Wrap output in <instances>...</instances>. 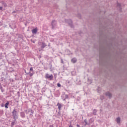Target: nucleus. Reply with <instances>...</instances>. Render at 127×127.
<instances>
[{
  "mask_svg": "<svg viewBox=\"0 0 127 127\" xmlns=\"http://www.w3.org/2000/svg\"><path fill=\"white\" fill-rule=\"evenodd\" d=\"M45 78L49 81H52L53 80V75L46 73L45 75Z\"/></svg>",
  "mask_w": 127,
  "mask_h": 127,
  "instance_id": "nucleus-1",
  "label": "nucleus"
},
{
  "mask_svg": "<svg viewBox=\"0 0 127 127\" xmlns=\"http://www.w3.org/2000/svg\"><path fill=\"white\" fill-rule=\"evenodd\" d=\"M12 114L14 120H17L18 115H17V112H16V111L15 110V109L13 110Z\"/></svg>",
  "mask_w": 127,
  "mask_h": 127,
  "instance_id": "nucleus-2",
  "label": "nucleus"
},
{
  "mask_svg": "<svg viewBox=\"0 0 127 127\" xmlns=\"http://www.w3.org/2000/svg\"><path fill=\"white\" fill-rule=\"evenodd\" d=\"M25 112L27 115L29 114L30 116H32V114H33V111L30 109L25 110Z\"/></svg>",
  "mask_w": 127,
  "mask_h": 127,
  "instance_id": "nucleus-3",
  "label": "nucleus"
},
{
  "mask_svg": "<svg viewBox=\"0 0 127 127\" xmlns=\"http://www.w3.org/2000/svg\"><path fill=\"white\" fill-rule=\"evenodd\" d=\"M56 24H57V22L55 20H53L52 22V28H54L56 26Z\"/></svg>",
  "mask_w": 127,
  "mask_h": 127,
  "instance_id": "nucleus-4",
  "label": "nucleus"
},
{
  "mask_svg": "<svg viewBox=\"0 0 127 127\" xmlns=\"http://www.w3.org/2000/svg\"><path fill=\"white\" fill-rule=\"evenodd\" d=\"M66 22H68V24L70 25V27H73V25H72V20H67Z\"/></svg>",
  "mask_w": 127,
  "mask_h": 127,
  "instance_id": "nucleus-5",
  "label": "nucleus"
},
{
  "mask_svg": "<svg viewBox=\"0 0 127 127\" xmlns=\"http://www.w3.org/2000/svg\"><path fill=\"white\" fill-rule=\"evenodd\" d=\"M38 29L37 28L33 29L32 31L33 34H36L37 33Z\"/></svg>",
  "mask_w": 127,
  "mask_h": 127,
  "instance_id": "nucleus-6",
  "label": "nucleus"
},
{
  "mask_svg": "<svg viewBox=\"0 0 127 127\" xmlns=\"http://www.w3.org/2000/svg\"><path fill=\"white\" fill-rule=\"evenodd\" d=\"M106 96H107V97H109V98H112V93H110V92H107L106 93Z\"/></svg>",
  "mask_w": 127,
  "mask_h": 127,
  "instance_id": "nucleus-7",
  "label": "nucleus"
},
{
  "mask_svg": "<svg viewBox=\"0 0 127 127\" xmlns=\"http://www.w3.org/2000/svg\"><path fill=\"white\" fill-rule=\"evenodd\" d=\"M57 106H58V109L60 111L61 110V108H62V105H61L60 103H58L57 104Z\"/></svg>",
  "mask_w": 127,
  "mask_h": 127,
  "instance_id": "nucleus-8",
  "label": "nucleus"
},
{
  "mask_svg": "<svg viewBox=\"0 0 127 127\" xmlns=\"http://www.w3.org/2000/svg\"><path fill=\"white\" fill-rule=\"evenodd\" d=\"M20 116L22 118H25V114L24 112H22L20 113Z\"/></svg>",
  "mask_w": 127,
  "mask_h": 127,
  "instance_id": "nucleus-9",
  "label": "nucleus"
},
{
  "mask_svg": "<svg viewBox=\"0 0 127 127\" xmlns=\"http://www.w3.org/2000/svg\"><path fill=\"white\" fill-rule=\"evenodd\" d=\"M71 62L72 63H76V62H77V59H76V58L72 59Z\"/></svg>",
  "mask_w": 127,
  "mask_h": 127,
  "instance_id": "nucleus-10",
  "label": "nucleus"
},
{
  "mask_svg": "<svg viewBox=\"0 0 127 127\" xmlns=\"http://www.w3.org/2000/svg\"><path fill=\"white\" fill-rule=\"evenodd\" d=\"M116 122L117 124H120L121 123V118L118 117L116 119Z\"/></svg>",
  "mask_w": 127,
  "mask_h": 127,
  "instance_id": "nucleus-11",
  "label": "nucleus"
},
{
  "mask_svg": "<svg viewBox=\"0 0 127 127\" xmlns=\"http://www.w3.org/2000/svg\"><path fill=\"white\" fill-rule=\"evenodd\" d=\"M8 105H9V102H8V101L5 104V109H8V107L7 106H8Z\"/></svg>",
  "mask_w": 127,
  "mask_h": 127,
  "instance_id": "nucleus-12",
  "label": "nucleus"
},
{
  "mask_svg": "<svg viewBox=\"0 0 127 127\" xmlns=\"http://www.w3.org/2000/svg\"><path fill=\"white\" fill-rule=\"evenodd\" d=\"M93 114L96 116L97 115V110L94 109L93 111Z\"/></svg>",
  "mask_w": 127,
  "mask_h": 127,
  "instance_id": "nucleus-13",
  "label": "nucleus"
},
{
  "mask_svg": "<svg viewBox=\"0 0 127 127\" xmlns=\"http://www.w3.org/2000/svg\"><path fill=\"white\" fill-rule=\"evenodd\" d=\"M1 3H2V4L3 5H4V6L5 7H6V6H7L6 3H5L4 1H2V2H1Z\"/></svg>",
  "mask_w": 127,
  "mask_h": 127,
  "instance_id": "nucleus-14",
  "label": "nucleus"
},
{
  "mask_svg": "<svg viewBox=\"0 0 127 127\" xmlns=\"http://www.w3.org/2000/svg\"><path fill=\"white\" fill-rule=\"evenodd\" d=\"M84 123H85V126L89 125V124H88V121H87V120H84Z\"/></svg>",
  "mask_w": 127,
  "mask_h": 127,
  "instance_id": "nucleus-15",
  "label": "nucleus"
},
{
  "mask_svg": "<svg viewBox=\"0 0 127 127\" xmlns=\"http://www.w3.org/2000/svg\"><path fill=\"white\" fill-rule=\"evenodd\" d=\"M0 90H1V92H3L2 91V86H1V84L0 83Z\"/></svg>",
  "mask_w": 127,
  "mask_h": 127,
  "instance_id": "nucleus-16",
  "label": "nucleus"
},
{
  "mask_svg": "<svg viewBox=\"0 0 127 127\" xmlns=\"http://www.w3.org/2000/svg\"><path fill=\"white\" fill-rule=\"evenodd\" d=\"M89 124H92V123H93V119L92 118H91L89 120Z\"/></svg>",
  "mask_w": 127,
  "mask_h": 127,
  "instance_id": "nucleus-17",
  "label": "nucleus"
},
{
  "mask_svg": "<svg viewBox=\"0 0 127 127\" xmlns=\"http://www.w3.org/2000/svg\"><path fill=\"white\" fill-rule=\"evenodd\" d=\"M45 47V44H44V43L42 44V46H41V48L43 49Z\"/></svg>",
  "mask_w": 127,
  "mask_h": 127,
  "instance_id": "nucleus-18",
  "label": "nucleus"
},
{
  "mask_svg": "<svg viewBox=\"0 0 127 127\" xmlns=\"http://www.w3.org/2000/svg\"><path fill=\"white\" fill-rule=\"evenodd\" d=\"M14 124H15V122H12L11 123V127H13V126L14 125Z\"/></svg>",
  "mask_w": 127,
  "mask_h": 127,
  "instance_id": "nucleus-19",
  "label": "nucleus"
},
{
  "mask_svg": "<svg viewBox=\"0 0 127 127\" xmlns=\"http://www.w3.org/2000/svg\"><path fill=\"white\" fill-rule=\"evenodd\" d=\"M77 16H78V18H81V14H78V15H77Z\"/></svg>",
  "mask_w": 127,
  "mask_h": 127,
  "instance_id": "nucleus-20",
  "label": "nucleus"
},
{
  "mask_svg": "<svg viewBox=\"0 0 127 127\" xmlns=\"http://www.w3.org/2000/svg\"><path fill=\"white\" fill-rule=\"evenodd\" d=\"M117 6H118V7H121V4L118 3Z\"/></svg>",
  "mask_w": 127,
  "mask_h": 127,
  "instance_id": "nucleus-21",
  "label": "nucleus"
},
{
  "mask_svg": "<svg viewBox=\"0 0 127 127\" xmlns=\"http://www.w3.org/2000/svg\"><path fill=\"white\" fill-rule=\"evenodd\" d=\"M57 86L58 87H61V84L60 83H58Z\"/></svg>",
  "mask_w": 127,
  "mask_h": 127,
  "instance_id": "nucleus-22",
  "label": "nucleus"
},
{
  "mask_svg": "<svg viewBox=\"0 0 127 127\" xmlns=\"http://www.w3.org/2000/svg\"><path fill=\"white\" fill-rule=\"evenodd\" d=\"M30 71H33V67H30Z\"/></svg>",
  "mask_w": 127,
  "mask_h": 127,
  "instance_id": "nucleus-23",
  "label": "nucleus"
},
{
  "mask_svg": "<svg viewBox=\"0 0 127 127\" xmlns=\"http://www.w3.org/2000/svg\"><path fill=\"white\" fill-rule=\"evenodd\" d=\"M65 99H68V95H65Z\"/></svg>",
  "mask_w": 127,
  "mask_h": 127,
  "instance_id": "nucleus-24",
  "label": "nucleus"
},
{
  "mask_svg": "<svg viewBox=\"0 0 127 127\" xmlns=\"http://www.w3.org/2000/svg\"><path fill=\"white\" fill-rule=\"evenodd\" d=\"M29 75H30V76H33V74H32V73H30V72H29Z\"/></svg>",
  "mask_w": 127,
  "mask_h": 127,
  "instance_id": "nucleus-25",
  "label": "nucleus"
},
{
  "mask_svg": "<svg viewBox=\"0 0 127 127\" xmlns=\"http://www.w3.org/2000/svg\"><path fill=\"white\" fill-rule=\"evenodd\" d=\"M0 10H2V7L0 6Z\"/></svg>",
  "mask_w": 127,
  "mask_h": 127,
  "instance_id": "nucleus-26",
  "label": "nucleus"
},
{
  "mask_svg": "<svg viewBox=\"0 0 127 127\" xmlns=\"http://www.w3.org/2000/svg\"><path fill=\"white\" fill-rule=\"evenodd\" d=\"M61 61H62V63H64L63 59H62Z\"/></svg>",
  "mask_w": 127,
  "mask_h": 127,
  "instance_id": "nucleus-27",
  "label": "nucleus"
},
{
  "mask_svg": "<svg viewBox=\"0 0 127 127\" xmlns=\"http://www.w3.org/2000/svg\"><path fill=\"white\" fill-rule=\"evenodd\" d=\"M76 127H80V125H76Z\"/></svg>",
  "mask_w": 127,
  "mask_h": 127,
  "instance_id": "nucleus-28",
  "label": "nucleus"
},
{
  "mask_svg": "<svg viewBox=\"0 0 127 127\" xmlns=\"http://www.w3.org/2000/svg\"><path fill=\"white\" fill-rule=\"evenodd\" d=\"M49 127H54L53 126V125H50Z\"/></svg>",
  "mask_w": 127,
  "mask_h": 127,
  "instance_id": "nucleus-29",
  "label": "nucleus"
},
{
  "mask_svg": "<svg viewBox=\"0 0 127 127\" xmlns=\"http://www.w3.org/2000/svg\"><path fill=\"white\" fill-rule=\"evenodd\" d=\"M69 127H73V126H72V125H69Z\"/></svg>",
  "mask_w": 127,
  "mask_h": 127,
  "instance_id": "nucleus-30",
  "label": "nucleus"
},
{
  "mask_svg": "<svg viewBox=\"0 0 127 127\" xmlns=\"http://www.w3.org/2000/svg\"><path fill=\"white\" fill-rule=\"evenodd\" d=\"M1 107H4V105L2 104V105H1Z\"/></svg>",
  "mask_w": 127,
  "mask_h": 127,
  "instance_id": "nucleus-31",
  "label": "nucleus"
},
{
  "mask_svg": "<svg viewBox=\"0 0 127 127\" xmlns=\"http://www.w3.org/2000/svg\"><path fill=\"white\" fill-rule=\"evenodd\" d=\"M99 57H101V53H100Z\"/></svg>",
  "mask_w": 127,
  "mask_h": 127,
  "instance_id": "nucleus-32",
  "label": "nucleus"
},
{
  "mask_svg": "<svg viewBox=\"0 0 127 127\" xmlns=\"http://www.w3.org/2000/svg\"><path fill=\"white\" fill-rule=\"evenodd\" d=\"M65 100H66V98H64V101H65Z\"/></svg>",
  "mask_w": 127,
  "mask_h": 127,
  "instance_id": "nucleus-33",
  "label": "nucleus"
},
{
  "mask_svg": "<svg viewBox=\"0 0 127 127\" xmlns=\"http://www.w3.org/2000/svg\"><path fill=\"white\" fill-rule=\"evenodd\" d=\"M33 42V43H34V42Z\"/></svg>",
  "mask_w": 127,
  "mask_h": 127,
  "instance_id": "nucleus-34",
  "label": "nucleus"
}]
</instances>
